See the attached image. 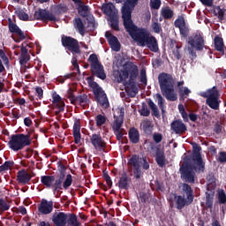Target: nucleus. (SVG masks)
<instances>
[{"mask_svg":"<svg viewBox=\"0 0 226 226\" xmlns=\"http://www.w3.org/2000/svg\"><path fill=\"white\" fill-rule=\"evenodd\" d=\"M137 77H139V67L133 63L126 64L124 66V70L115 75V79L118 84L123 82L130 98H135L137 93H139L136 86Z\"/></svg>","mask_w":226,"mask_h":226,"instance_id":"obj_1","label":"nucleus"},{"mask_svg":"<svg viewBox=\"0 0 226 226\" xmlns=\"http://www.w3.org/2000/svg\"><path fill=\"white\" fill-rule=\"evenodd\" d=\"M158 82L161 93L163 96H165L166 100H169V102H176V100H177V94H176L174 90L176 80H174L172 74L161 72L158 75Z\"/></svg>","mask_w":226,"mask_h":226,"instance_id":"obj_2","label":"nucleus"},{"mask_svg":"<svg viewBox=\"0 0 226 226\" xmlns=\"http://www.w3.org/2000/svg\"><path fill=\"white\" fill-rule=\"evenodd\" d=\"M33 131H27L26 134L19 133V134H12L8 141V147L14 153H19V151H22L25 147H29L31 144H33Z\"/></svg>","mask_w":226,"mask_h":226,"instance_id":"obj_3","label":"nucleus"},{"mask_svg":"<svg viewBox=\"0 0 226 226\" xmlns=\"http://www.w3.org/2000/svg\"><path fill=\"white\" fill-rule=\"evenodd\" d=\"M123 24L125 31L129 34L131 38L134 40V41H138L141 47H144V42L146 41L149 34L146 31L145 28H139L133 23V19H123Z\"/></svg>","mask_w":226,"mask_h":226,"instance_id":"obj_4","label":"nucleus"},{"mask_svg":"<svg viewBox=\"0 0 226 226\" xmlns=\"http://www.w3.org/2000/svg\"><path fill=\"white\" fill-rule=\"evenodd\" d=\"M127 165L131 170H132L134 179H140L144 170H149V162H147V157L140 156L139 154H132L128 160Z\"/></svg>","mask_w":226,"mask_h":226,"instance_id":"obj_5","label":"nucleus"},{"mask_svg":"<svg viewBox=\"0 0 226 226\" xmlns=\"http://www.w3.org/2000/svg\"><path fill=\"white\" fill-rule=\"evenodd\" d=\"M206 170V166H203V168H200L199 164L196 162H192V167L188 166H183L180 167L179 172H180V177L185 181V183H189L190 185H195V179H197V172L198 174H200V172H204Z\"/></svg>","mask_w":226,"mask_h":226,"instance_id":"obj_6","label":"nucleus"},{"mask_svg":"<svg viewBox=\"0 0 226 226\" xmlns=\"http://www.w3.org/2000/svg\"><path fill=\"white\" fill-rule=\"evenodd\" d=\"M181 193L182 196L179 195L177 197V209H183L185 206H190L195 199V194H193V189L189 184H182Z\"/></svg>","mask_w":226,"mask_h":226,"instance_id":"obj_7","label":"nucleus"},{"mask_svg":"<svg viewBox=\"0 0 226 226\" xmlns=\"http://www.w3.org/2000/svg\"><path fill=\"white\" fill-rule=\"evenodd\" d=\"M63 181H64V174L62 173L59 177H56L54 175H44L41 177V183L48 190H52L53 193H59L63 190Z\"/></svg>","mask_w":226,"mask_h":226,"instance_id":"obj_8","label":"nucleus"},{"mask_svg":"<svg viewBox=\"0 0 226 226\" xmlns=\"http://www.w3.org/2000/svg\"><path fill=\"white\" fill-rule=\"evenodd\" d=\"M124 123V108H121L118 111V116H114V121L111 124V128L117 140H123V137L127 135L123 128V124Z\"/></svg>","mask_w":226,"mask_h":226,"instance_id":"obj_9","label":"nucleus"},{"mask_svg":"<svg viewBox=\"0 0 226 226\" xmlns=\"http://www.w3.org/2000/svg\"><path fill=\"white\" fill-rule=\"evenodd\" d=\"M202 96L203 98H207L206 104L212 109V110H220V103H222V100H220V91H218V87H213L207 90Z\"/></svg>","mask_w":226,"mask_h":226,"instance_id":"obj_10","label":"nucleus"},{"mask_svg":"<svg viewBox=\"0 0 226 226\" xmlns=\"http://www.w3.org/2000/svg\"><path fill=\"white\" fill-rule=\"evenodd\" d=\"M61 43L66 52H71L72 56H80L81 50L79 40L72 36L63 34L61 36Z\"/></svg>","mask_w":226,"mask_h":226,"instance_id":"obj_11","label":"nucleus"},{"mask_svg":"<svg viewBox=\"0 0 226 226\" xmlns=\"http://www.w3.org/2000/svg\"><path fill=\"white\" fill-rule=\"evenodd\" d=\"M88 63H90V72L94 77L101 79V80H105L107 79V74H105V69L103 65L98 60V56L96 54H92L88 57Z\"/></svg>","mask_w":226,"mask_h":226,"instance_id":"obj_12","label":"nucleus"},{"mask_svg":"<svg viewBox=\"0 0 226 226\" xmlns=\"http://www.w3.org/2000/svg\"><path fill=\"white\" fill-rule=\"evenodd\" d=\"M189 45L191 47L187 48V50L190 55V58L193 61V59H197V52L196 50H204V37L200 34H195L189 37L188 41Z\"/></svg>","mask_w":226,"mask_h":226,"instance_id":"obj_13","label":"nucleus"},{"mask_svg":"<svg viewBox=\"0 0 226 226\" xmlns=\"http://www.w3.org/2000/svg\"><path fill=\"white\" fill-rule=\"evenodd\" d=\"M89 86L93 89L97 103H99L102 109H109L110 103H109V98H107L105 91H103L95 81L89 82Z\"/></svg>","mask_w":226,"mask_h":226,"instance_id":"obj_14","label":"nucleus"},{"mask_svg":"<svg viewBox=\"0 0 226 226\" xmlns=\"http://www.w3.org/2000/svg\"><path fill=\"white\" fill-rule=\"evenodd\" d=\"M137 4H139V0H125L121 9L123 20L132 19V13H133V10H135Z\"/></svg>","mask_w":226,"mask_h":226,"instance_id":"obj_15","label":"nucleus"},{"mask_svg":"<svg viewBox=\"0 0 226 226\" xmlns=\"http://www.w3.org/2000/svg\"><path fill=\"white\" fill-rule=\"evenodd\" d=\"M34 19L41 20L42 22H47V20L49 22H56V18L52 12L46 9H38L34 13Z\"/></svg>","mask_w":226,"mask_h":226,"instance_id":"obj_16","label":"nucleus"},{"mask_svg":"<svg viewBox=\"0 0 226 226\" xmlns=\"http://www.w3.org/2000/svg\"><path fill=\"white\" fill-rule=\"evenodd\" d=\"M90 142L96 151H105V147H107V142L101 134H92L90 136Z\"/></svg>","mask_w":226,"mask_h":226,"instance_id":"obj_17","label":"nucleus"},{"mask_svg":"<svg viewBox=\"0 0 226 226\" xmlns=\"http://www.w3.org/2000/svg\"><path fill=\"white\" fill-rule=\"evenodd\" d=\"M170 130L172 133H175L176 135H185L186 132H188V128L186 127V124L183 123V120H174L170 124Z\"/></svg>","mask_w":226,"mask_h":226,"instance_id":"obj_18","label":"nucleus"},{"mask_svg":"<svg viewBox=\"0 0 226 226\" xmlns=\"http://www.w3.org/2000/svg\"><path fill=\"white\" fill-rule=\"evenodd\" d=\"M193 151H192V163H197L200 169L203 166L206 167V162L202 160V155L200 154V151H202V147L199 146L197 143L192 144Z\"/></svg>","mask_w":226,"mask_h":226,"instance_id":"obj_19","label":"nucleus"},{"mask_svg":"<svg viewBox=\"0 0 226 226\" xmlns=\"http://www.w3.org/2000/svg\"><path fill=\"white\" fill-rule=\"evenodd\" d=\"M54 211V201L42 199L38 205V212L41 215H50Z\"/></svg>","mask_w":226,"mask_h":226,"instance_id":"obj_20","label":"nucleus"},{"mask_svg":"<svg viewBox=\"0 0 226 226\" xmlns=\"http://www.w3.org/2000/svg\"><path fill=\"white\" fill-rule=\"evenodd\" d=\"M105 38L108 40L109 47L114 50V52H119L121 50V42L117 37H116L109 31L105 32Z\"/></svg>","mask_w":226,"mask_h":226,"instance_id":"obj_21","label":"nucleus"},{"mask_svg":"<svg viewBox=\"0 0 226 226\" xmlns=\"http://www.w3.org/2000/svg\"><path fill=\"white\" fill-rule=\"evenodd\" d=\"M9 31L10 33H13L14 34H17V36H19V39L14 40L16 43H19L20 41L26 40V34H24V32H22L20 27L17 26V24L11 21V19H9Z\"/></svg>","mask_w":226,"mask_h":226,"instance_id":"obj_22","label":"nucleus"},{"mask_svg":"<svg viewBox=\"0 0 226 226\" xmlns=\"http://www.w3.org/2000/svg\"><path fill=\"white\" fill-rule=\"evenodd\" d=\"M151 149L155 153V162L157 165L161 168L165 167V162H167V160L165 159V152L163 149L157 146H153Z\"/></svg>","mask_w":226,"mask_h":226,"instance_id":"obj_23","label":"nucleus"},{"mask_svg":"<svg viewBox=\"0 0 226 226\" xmlns=\"http://www.w3.org/2000/svg\"><path fill=\"white\" fill-rule=\"evenodd\" d=\"M68 221V214L58 212L52 216V222L55 226H66Z\"/></svg>","mask_w":226,"mask_h":226,"instance_id":"obj_24","label":"nucleus"},{"mask_svg":"<svg viewBox=\"0 0 226 226\" xmlns=\"http://www.w3.org/2000/svg\"><path fill=\"white\" fill-rule=\"evenodd\" d=\"M33 176L27 172L25 169L17 172V181L19 185H29Z\"/></svg>","mask_w":226,"mask_h":226,"instance_id":"obj_25","label":"nucleus"},{"mask_svg":"<svg viewBox=\"0 0 226 226\" xmlns=\"http://www.w3.org/2000/svg\"><path fill=\"white\" fill-rule=\"evenodd\" d=\"M130 185H132V178L128 177L126 172H124L118 181V188L120 190H130Z\"/></svg>","mask_w":226,"mask_h":226,"instance_id":"obj_26","label":"nucleus"},{"mask_svg":"<svg viewBox=\"0 0 226 226\" xmlns=\"http://www.w3.org/2000/svg\"><path fill=\"white\" fill-rule=\"evenodd\" d=\"M147 47L151 52H157L158 51V41H156V37L154 36H147L145 39L144 47Z\"/></svg>","mask_w":226,"mask_h":226,"instance_id":"obj_27","label":"nucleus"},{"mask_svg":"<svg viewBox=\"0 0 226 226\" xmlns=\"http://www.w3.org/2000/svg\"><path fill=\"white\" fill-rule=\"evenodd\" d=\"M115 8L116 7L114 6V4L108 3L103 4L101 7V10L102 13H104V15H107V17L110 19L111 17H115L116 15H117V12H116Z\"/></svg>","mask_w":226,"mask_h":226,"instance_id":"obj_28","label":"nucleus"},{"mask_svg":"<svg viewBox=\"0 0 226 226\" xmlns=\"http://www.w3.org/2000/svg\"><path fill=\"white\" fill-rule=\"evenodd\" d=\"M128 135L129 140L132 144H139V142H140V132H139V129L135 127L130 128Z\"/></svg>","mask_w":226,"mask_h":226,"instance_id":"obj_29","label":"nucleus"},{"mask_svg":"<svg viewBox=\"0 0 226 226\" xmlns=\"http://www.w3.org/2000/svg\"><path fill=\"white\" fill-rule=\"evenodd\" d=\"M53 104L56 105V109H58V111L56 112V114H60V112L64 111V102L61 99V96L57 94L56 93L53 94Z\"/></svg>","mask_w":226,"mask_h":226,"instance_id":"obj_30","label":"nucleus"},{"mask_svg":"<svg viewBox=\"0 0 226 226\" xmlns=\"http://www.w3.org/2000/svg\"><path fill=\"white\" fill-rule=\"evenodd\" d=\"M72 135L74 137V142L75 144H80V120H75L72 129Z\"/></svg>","mask_w":226,"mask_h":226,"instance_id":"obj_31","label":"nucleus"},{"mask_svg":"<svg viewBox=\"0 0 226 226\" xmlns=\"http://www.w3.org/2000/svg\"><path fill=\"white\" fill-rule=\"evenodd\" d=\"M215 200V186H211V190L206 192L207 209H213V202Z\"/></svg>","mask_w":226,"mask_h":226,"instance_id":"obj_32","label":"nucleus"},{"mask_svg":"<svg viewBox=\"0 0 226 226\" xmlns=\"http://www.w3.org/2000/svg\"><path fill=\"white\" fill-rule=\"evenodd\" d=\"M27 43L23 42L21 46V55L19 58L20 64H27V62L29 59H31V56H29V53L27 52V49H26V46Z\"/></svg>","mask_w":226,"mask_h":226,"instance_id":"obj_33","label":"nucleus"},{"mask_svg":"<svg viewBox=\"0 0 226 226\" xmlns=\"http://www.w3.org/2000/svg\"><path fill=\"white\" fill-rule=\"evenodd\" d=\"M214 41L215 50H217V52H221V54L223 56L225 54V49L223 48L225 47V45L223 44V38L217 35L215 37Z\"/></svg>","mask_w":226,"mask_h":226,"instance_id":"obj_34","label":"nucleus"},{"mask_svg":"<svg viewBox=\"0 0 226 226\" xmlns=\"http://www.w3.org/2000/svg\"><path fill=\"white\" fill-rule=\"evenodd\" d=\"M74 27H75V29H78V31H79V34H81V36H84V34H86V26L84 25L82 19H80V18L74 19Z\"/></svg>","mask_w":226,"mask_h":226,"instance_id":"obj_35","label":"nucleus"},{"mask_svg":"<svg viewBox=\"0 0 226 226\" xmlns=\"http://www.w3.org/2000/svg\"><path fill=\"white\" fill-rule=\"evenodd\" d=\"M66 226H82V223L79 222L77 215L68 214Z\"/></svg>","mask_w":226,"mask_h":226,"instance_id":"obj_36","label":"nucleus"},{"mask_svg":"<svg viewBox=\"0 0 226 226\" xmlns=\"http://www.w3.org/2000/svg\"><path fill=\"white\" fill-rule=\"evenodd\" d=\"M89 103V98L87 94H83L80 95H77L76 101L73 105H80L81 107H86Z\"/></svg>","mask_w":226,"mask_h":226,"instance_id":"obj_37","label":"nucleus"},{"mask_svg":"<svg viewBox=\"0 0 226 226\" xmlns=\"http://www.w3.org/2000/svg\"><path fill=\"white\" fill-rule=\"evenodd\" d=\"M89 5L78 4V13L79 15H80V17H83V19H86V17H89Z\"/></svg>","mask_w":226,"mask_h":226,"instance_id":"obj_38","label":"nucleus"},{"mask_svg":"<svg viewBox=\"0 0 226 226\" xmlns=\"http://www.w3.org/2000/svg\"><path fill=\"white\" fill-rule=\"evenodd\" d=\"M155 102H157V105L162 110V114H165V99L162 96V94H155L154 95Z\"/></svg>","mask_w":226,"mask_h":226,"instance_id":"obj_39","label":"nucleus"},{"mask_svg":"<svg viewBox=\"0 0 226 226\" xmlns=\"http://www.w3.org/2000/svg\"><path fill=\"white\" fill-rule=\"evenodd\" d=\"M161 15L165 19V20H170L174 17V11H172L170 7L162 8L161 11Z\"/></svg>","mask_w":226,"mask_h":226,"instance_id":"obj_40","label":"nucleus"},{"mask_svg":"<svg viewBox=\"0 0 226 226\" xmlns=\"http://www.w3.org/2000/svg\"><path fill=\"white\" fill-rule=\"evenodd\" d=\"M68 11V6L64 4H59L54 7V13L56 15H63Z\"/></svg>","mask_w":226,"mask_h":226,"instance_id":"obj_41","label":"nucleus"},{"mask_svg":"<svg viewBox=\"0 0 226 226\" xmlns=\"http://www.w3.org/2000/svg\"><path fill=\"white\" fill-rule=\"evenodd\" d=\"M110 27L114 29V31H119V17L117 15L109 18Z\"/></svg>","mask_w":226,"mask_h":226,"instance_id":"obj_42","label":"nucleus"},{"mask_svg":"<svg viewBox=\"0 0 226 226\" xmlns=\"http://www.w3.org/2000/svg\"><path fill=\"white\" fill-rule=\"evenodd\" d=\"M207 180L209 182L207 186V192L211 190V186H214L215 190H216V178H215V175L213 173H210L207 176Z\"/></svg>","mask_w":226,"mask_h":226,"instance_id":"obj_43","label":"nucleus"},{"mask_svg":"<svg viewBox=\"0 0 226 226\" xmlns=\"http://www.w3.org/2000/svg\"><path fill=\"white\" fill-rule=\"evenodd\" d=\"M11 207L10 201L0 198V215L4 214V211H8Z\"/></svg>","mask_w":226,"mask_h":226,"instance_id":"obj_44","label":"nucleus"},{"mask_svg":"<svg viewBox=\"0 0 226 226\" xmlns=\"http://www.w3.org/2000/svg\"><path fill=\"white\" fill-rule=\"evenodd\" d=\"M143 132L147 135L153 133V124H151V121L147 120L143 122Z\"/></svg>","mask_w":226,"mask_h":226,"instance_id":"obj_45","label":"nucleus"},{"mask_svg":"<svg viewBox=\"0 0 226 226\" xmlns=\"http://www.w3.org/2000/svg\"><path fill=\"white\" fill-rule=\"evenodd\" d=\"M148 106L152 110V116H154V117H160V110L158 109V106L154 104L153 100L148 101Z\"/></svg>","mask_w":226,"mask_h":226,"instance_id":"obj_46","label":"nucleus"},{"mask_svg":"<svg viewBox=\"0 0 226 226\" xmlns=\"http://www.w3.org/2000/svg\"><path fill=\"white\" fill-rule=\"evenodd\" d=\"M225 9H221L220 6H217L216 8H215L214 10V13L215 15V17H217L219 19V20H224L225 19Z\"/></svg>","mask_w":226,"mask_h":226,"instance_id":"obj_47","label":"nucleus"},{"mask_svg":"<svg viewBox=\"0 0 226 226\" xmlns=\"http://www.w3.org/2000/svg\"><path fill=\"white\" fill-rule=\"evenodd\" d=\"M181 48H182V46L179 43H176L175 47H173L172 54L177 61H179V59H181V57H182Z\"/></svg>","mask_w":226,"mask_h":226,"instance_id":"obj_48","label":"nucleus"},{"mask_svg":"<svg viewBox=\"0 0 226 226\" xmlns=\"http://www.w3.org/2000/svg\"><path fill=\"white\" fill-rule=\"evenodd\" d=\"M72 183H73V177H72V174H68L66 176L65 180H64L62 183V190H63V188L64 190H68L70 188Z\"/></svg>","mask_w":226,"mask_h":226,"instance_id":"obj_49","label":"nucleus"},{"mask_svg":"<svg viewBox=\"0 0 226 226\" xmlns=\"http://www.w3.org/2000/svg\"><path fill=\"white\" fill-rule=\"evenodd\" d=\"M190 93H192V91L188 89L187 87H184L178 89V94H179L180 100H185L186 96H190Z\"/></svg>","mask_w":226,"mask_h":226,"instance_id":"obj_50","label":"nucleus"},{"mask_svg":"<svg viewBox=\"0 0 226 226\" xmlns=\"http://www.w3.org/2000/svg\"><path fill=\"white\" fill-rule=\"evenodd\" d=\"M175 27H183L184 26H186V20L185 19V15H179L177 19L174 22Z\"/></svg>","mask_w":226,"mask_h":226,"instance_id":"obj_51","label":"nucleus"},{"mask_svg":"<svg viewBox=\"0 0 226 226\" xmlns=\"http://www.w3.org/2000/svg\"><path fill=\"white\" fill-rule=\"evenodd\" d=\"M15 13L18 16V18L19 19V20H25V21L29 20V15L26 11H24V10L18 9L15 11Z\"/></svg>","mask_w":226,"mask_h":226,"instance_id":"obj_52","label":"nucleus"},{"mask_svg":"<svg viewBox=\"0 0 226 226\" xmlns=\"http://www.w3.org/2000/svg\"><path fill=\"white\" fill-rule=\"evenodd\" d=\"M95 122H96V126H103L105 123H107V117L102 114H99L95 117Z\"/></svg>","mask_w":226,"mask_h":226,"instance_id":"obj_53","label":"nucleus"},{"mask_svg":"<svg viewBox=\"0 0 226 226\" xmlns=\"http://www.w3.org/2000/svg\"><path fill=\"white\" fill-rule=\"evenodd\" d=\"M192 160H193V155H185L184 157V162L180 167H193V162H192Z\"/></svg>","mask_w":226,"mask_h":226,"instance_id":"obj_54","label":"nucleus"},{"mask_svg":"<svg viewBox=\"0 0 226 226\" xmlns=\"http://www.w3.org/2000/svg\"><path fill=\"white\" fill-rule=\"evenodd\" d=\"M13 165H15V162H13V161H6L4 164L0 166V172L10 170V169H11Z\"/></svg>","mask_w":226,"mask_h":226,"instance_id":"obj_55","label":"nucleus"},{"mask_svg":"<svg viewBox=\"0 0 226 226\" xmlns=\"http://www.w3.org/2000/svg\"><path fill=\"white\" fill-rule=\"evenodd\" d=\"M162 0H150V8L152 10H160Z\"/></svg>","mask_w":226,"mask_h":226,"instance_id":"obj_56","label":"nucleus"},{"mask_svg":"<svg viewBox=\"0 0 226 226\" xmlns=\"http://www.w3.org/2000/svg\"><path fill=\"white\" fill-rule=\"evenodd\" d=\"M0 58L2 59L4 64H5V66H8L10 64V59L8 58V56H6V53L4 52V50L0 49Z\"/></svg>","mask_w":226,"mask_h":226,"instance_id":"obj_57","label":"nucleus"},{"mask_svg":"<svg viewBox=\"0 0 226 226\" xmlns=\"http://www.w3.org/2000/svg\"><path fill=\"white\" fill-rule=\"evenodd\" d=\"M72 64L74 66V70L80 73V67L79 66V60L77 59V55H73L72 57Z\"/></svg>","mask_w":226,"mask_h":226,"instance_id":"obj_58","label":"nucleus"},{"mask_svg":"<svg viewBox=\"0 0 226 226\" xmlns=\"http://www.w3.org/2000/svg\"><path fill=\"white\" fill-rule=\"evenodd\" d=\"M140 82L145 86H147V75L146 74V69H141L139 72Z\"/></svg>","mask_w":226,"mask_h":226,"instance_id":"obj_59","label":"nucleus"},{"mask_svg":"<svg viewBox=\"0 0 226 226\" xmlns=\"http://www.w3.org/2000/svg\"><path fill=\"white\" fill-rule=\"evenodd\" d=\"M180 34L184 36V38H186L190 33V29L188 28V26L184 25V26H180L179 28Z\"/></svg>","mask_w":226,"mask_h":226,"instance_id":"obj_60","label":"nucleus"},{"mask_svg":"<svg viewBox=\"0 0 226 226\" xmlns=\"http://www.w3.org/2000/svg\"><path fill=\"white\" fill-rule=\"evenodd\" d=\"M139 202H141L142 204H146L147 202V193L141 192L139 195H137Z\"/></svg>","mask_w":226,"mask_h":226,"instance_id":"obj_61","label":"nucleus"},{"mask_svg":"<svg viewBox=\"0 0 226 226\" xmlns=\"http://www.w3.org/2000/svg\"><path fill=\"white\" fill-rule=\"evenodd\" d=\"M67 98L70 100V102H71V103H72V105L75 103V102L77 100V96H75V94L73 93V89H72V88L69 89Z\"/></svg>","mask_w":226,"mask_h":226,"instance_id":"obj_62","label":"nucleus"},{"mask_svg":"<svg viewBox=\"0 0 226 226\" xmlns=\"http://www.w3.org/2000/svg\"><path fill=\"white\" fill-rule=\"evenodd\" d=\"M218 199H219V203H220V204H226V194H225V191L222 190V191L218 193Z\"/></svg>","mask_w":226,"mask_h":226,"instance_id":"obj_63","label":"nucleus"},{"mask_svg":"<svg viewBox=\"0 0 226 226\" xmlns=\"http://www.w3.org/2000/svg\"><path fill=\"white\" fill-rule=\"evenodd\" d=\"M217 162H220V163H226V152H220L219 153Z\"/></svg>","mask_w":226,"mask_h":226,"instance_id":"obj_64","label":"nucleus"}]
</instances>
